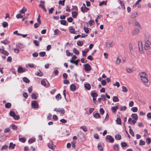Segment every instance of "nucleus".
I'll list each match as a JSON object with an SVG mask.
<instances>
[{
    "label": "nucleus",
    "mask_w": 151,
    "mask_h": 151,
    "mask_svg": "<svg viewBox=\"0 0 151 151\" xmlns=\"http://www.w3.org/2000/svg\"><path fill=\"white\" fill-rule=\"evenodd\" d=\"M114 45V42H111L106 44V46L108 47H110L113 46Z\"/></svg>",
    "instance_id": "14"
},
{
    "label": "nucleus",
    "mask_w": 151,
    "mask_h": 151,
    "mask_svg": "<svg viewBox=\"0 0 151 151\" xmlns=\"http://www.w3.org/2000/svg\"><path fill=\"white\" fill-rule=\"evenodd\" d=\"M151 142V139L150 138H148L146 139V142L147 144H150Z\"/></svg>",
    "instance_id": "60"
},
{
    "label": "nucleus",
    "mask_w": 151,
    "mask_h": 151,
    "mask_svg": "<svg viewBox=\"0 0 151 151\" xmlns=\"http://www.w3.org/2000/svg\"><path fill=\"white\" fill-rule=\"evenodd\" d=\"M128 122H130L131 124L133 123L134 124L137 122L135 120H132V119L131 118H129Z\"/></svg>",
    "instance_id": "22"
},
{
    "label": "nucleus",
    "mask_w": 151,
    "mask_h": 151,
    "mask_svg": "<svg viewBox=\"0 0 151 151\" xmlns=\"http://www.w3.org/2000/svg\"><path fill=\"white\" fill-rule=\"evenodd\" d=\"M139 32L140 30L139 29L135 28L132 31V33L133 35H136L139 33Z\"/></svg>",
    "instance_id": "12"
},
{
    "label": "nucleus",
    "mask_w": 151,
    "mask_h": 151,
    "mask_svg": "<svg viewBox=\"0 0 151 151\" xmlns=\"http://www.w3.org/2000/svg\"><path fill=\"white\" fill-rule=\"evenodd\" d=\"M35 45L37 46H38L39 45V44L38 42V41L36 40H34L33 41Z\"/></svg>",
    "instance_id": "63"
},
{
    "label": "nucleus",
    "mask_w": 151,
    "mask_h": 151,
    "mask_svg": "<svg viewBox=\"0 0 151 151\" xmlns=\"http://www.w3.org/2000/svg\"><path fill=\"white\" fill-rule=\"evenodd\" d=\"M129 133L133 137H134V132L131 129V128H130L129 129Z\"/></svg>",
    "instance_id": "61"
},
{
    "label": "nucleus",
    "mask_w": 151,
    "mask_h": 151,
    "mask_svg": "<svg viewBox=\"0 0 151 151\" xmlns=\"http://www.w3.org/2000/svg\"><path fill=\"white\" fill-rule=\"evenodd\" d=\"M91 95L93 98H95L97 96V94L96 93L91 92Z\"/></svg>",
    "instance_id": "39"
},
{
    "label": "nucleus",
    "mask_w": 151,
    "mask_h": 151,
    "mask_svg": "<svg viewBox=\"0 0 151 151\" xmlns=\"http://www.w3.org/2000/svg\"><path fill=\"white\" fill-rule=\"evenodd\" d=\"M98 148L99 150L100 151H103V149L100 144H98Z\"/></svg>",
    "instance_id": "44"
},
{
    "label": "nucleus",
    "mask_w": 151,
    "mask_h": 151,
    "mask_svg": "<svg viewBox=\"0 0 151 151\" xmlns=\"http://www.w3.org/2000/svg\"><path fill=\"white\" fill-rule=\"evenodd\" d=\"M40 4H39V6L42 9L44 10L45 12H47V10L45 7L44 4L45 3V2L44 1H40Z\"/></svg>",
    "instance_id": "4"
},
{
    "label": "nucleus",
    "mask_w": 151,
    "mask_h": 151,
    "mask_svg": "<svg viewBox=\"0 0 151 151\" xmlns=\"http://www.w3.org/2000/svg\"><path fill=\"white\" fill-rule=\"evenodd\" d=\"M127 109V107L126 106H121L119 109L120 111H125Z\"/></svg>",
    "instance_id": "25"
},
{
    "label": "nucleus",
    "mask_w": 151,
    "mask_h": 151,
    "mask_svg": "<svg viewBox=\"0 0 151 151\" xmlns=\"http://www.w3.org/2000/svg\"><path fill=\"white\" fill-rule=\"evenodd\" d=\"M138 45L139 47V52L141 53H143L142 42L141 41H139L138 42Z\"/></svg>",
    "instance_id": "3"
},
{
    "label": "nucleus",
    "mask_w": 151,
    "mask_h": 151,
    "mask_svg": "<svg viewBox=\"0 0 151 151\" xmlns=\"http://www.w3.org/2000/svg\"><path fill=\"white\" fill-rule=\"evenodd\" d=\"M83 44V43L82 41H78L77 42V45L79 46H82Z\"/></svg>",
    "instance_id": "51"
},
{
    "label": "nucleus",
    "mask_w": 151,
    "mask_h": 151,
    "mask_svg": "<svg viewBox=\"0 0 151 151\" xmlns=\"http://www.w3.org/2000/svg\"><path fill=\"white\" fill-rule=\"evenodd\" d=\"M118 30L120 32H122L123 30V27L121 25L119 26L118 28Z\"/></svg>",
    "instance_id": "41"
},
{
    "label": "nucleus",
    "mask_w": 151,
    "mask_h": 151,
    "mask_svg": "<svg viewBox=\"0 0 151 151\" xmlns=\"http://www.w3.org/2000/svg\"><path fill=\"white\" fill-rule=\"evenodd\" d=\"M2 24L3 27L4 28H5L8 26V24L7 23L5 22H4L2 23Z\"/></svg>",
    "instance_id": "46"
},
{
    "label": "nucleus",
    "mask_w": 151,
    "mask_h": 151,
    "mask_svg": "<svg viewBox=\"0 0 151 151\" xmlns=\"http://www.w3.org/2000/svg\"><path fill=\"white\" fill-rule=\"evenodd\" d=\"M47 145L50 148L52 149H54L55 147V146L53 145V142L51 141H50V142L48 143Z\"/></svg>",
    "instance_id": "10"
},
{
    "label": "nucleus",
    "mask_w": 151,
    "mask_h": 151,
    "mask_svg": "<svg viewBox=\"0 0 151 151\" xmlns=\"http://www.w3.org/2000/svg\"><path fill=\"white\" fill-rule=\"evenodd\" d=\"M119 101L118 97L116 96H114L113 97V101L114 102H117Z\"/></svg>",
    "instance_id": "26"
},
{
    "label": "nucleus",
    "mask_w": 151,
    "mask_h": 151,
    "mask_svg": "<svg viewBox=\"0 0 151 151\" xmlns=\"http://www.w3.org/2000/svg\"><path fill=\"white\" fill-rule=\"evenodd\" d=\"M65 0H63V1H59V4L62 5V6L64 5L65 1Z\"/></svg>",
    "instance_id": "52"
},
{
    "label": "nucleus",
    "mask_w": 151,
    "mask_h": 151,
    "mask_svg": "<svg viewBox=\"0 0 151 151\" xmlns=\"http://www.w3.org/2000/svg\"><path fill=\"white\" fill-rule=\"evenodd\" d=\"M127 145V144L126 142H123L121 143V145L122 147H125Z\"/></svg>",
    "instance_id": "62"
},
{
    "label": "nucleus",
    "mask_w": 151,
    "mask_h": 151,
    "mask_svg": "<svg viewBox=\"0 0 151 151\" xmlns=\"http://www.w3.org/2000/svg\"><path fill=\"white\" fill-rule=\"evenodd\" d=\"M150 45L151 42L149 40L146 41L144 46V49L146 50H149L151 48L150 47Z\"/></svg>",
    "instance_id": "1"
},
{
    "label": "nucleus",
    "mask_w": 151,
    "mask_h": 151,
    "mask_svg": "<svg viewBox=\"0 0 151 151\" xmlns=\"http://www.w3.org/2000/svg\"><path fill=\"white\" fill-rule=\"evenodd\" d=\"M54 70L53 71V73H54L55 75H57L58 73V71L57 69V68H54Z\"/></svg>",
    "instance_id": "59"
},
{
    "label": "nucleus",
    "mask_w": 151,
    "mask_h": 151,
    "mask_svg": "<svg viewBox=\"0 0 151 151\" xmlns=\"http://www.w3.org/2000/svg\"><path fill=\"white\" fill-rule=\"evenodd\" d=\"M121 62V59L119 57H117L116 58V63L117 64H119Z\"/></svg>",
    "instance_id": "43"
},
{
    "label": "nucleus",
    "mask_w": 151,
    "mask_h": 151,
    "mask_svg": "<svg viewBox=\"0 0 151 151\" xmlns=\"http://www.w3.org/2000/svg\"><path fill=\"white\" fill-rule=\"evenodd\" d=\"M27 10V9L25 7H23V8L20 10L19 12L22 13V14H24L25 12H26Z\"/></svg>",
    "instance_id": "29"
},
{
    "label": "nucleus",
    "mask_w": 151,
    "mask_h": 151,
    "mask_svg": "<svg viewBox=\"0 0 151 151\" xmlns=\"http://www.w3.org/2000/svg\"><path fill=\"white\" fill-rule=\"evenodd\" d=\"M126 70L127 72L129 73H132L133 72L132 70L130 68H127L126 69Z\"/></svg>",
    "instance_id": "64"
},
{
    "label": "nucleus",
    "mask_w": 151,
    "mask_h": 151,
    "mask_svg": "<svg viewBox=\"0 0 151 151\" xmlns=\"http://www.w3.org/2000/svg\"><path fill=\"white\" fill-rule=\"evenodd\" d=\"M54 35H57L60 33V31L58 29H56L54 30Z\"/></svg>",
    "instance_id": "47"
},
{
    "label": "nucleus",
    "mask_w": 151,
    "mask_h": 151,
    "mask_svg": "<svg viewBox=\"0 0 151 151\" xmlns=\"http://www.w3.org/2000/svg\"><path fill=\"white\" fill-rule=\"evenodd\" d=\"M1 42L2 43L6 45L7 44L9 43V41H8L7 40H6L3 41H1Z\"/></svg>",
    "instance_id": "49"
},
{
    "label": "nucleus",
    "mask_w": 151,
    "mask_h": 151,
    "mask_svg": "<svg viewBox=\"0 0 151 151\" xmlns=\"http://www.w3.org/2000/svg\"><path fill=\"white\" fill-rule=\"evenodd\" d=\"M118 106H115L112 107L111 108V110L113 112L115 113L117 109H118Z\"/></svg>",
    "instance_id": "19"
},
{
    "label": "nucleus",
    "mask_w": 151,
    "mask_h": 151,
    "mask_svg": "<svg viewBox=\"0 0 151 151\" xmlns=\"http://www.w3.org/2000/svg\"><path fill=\"white\" fill-rule=\"evenodd\" d=\"M131 116L135 120H137L138 117L137 115V114H133Z\"/></svg>",
    "instance_id": "23"
},
{
    "label": "nucleus",
    "mask_w": 151,
    "mask_h": 151,
    "mask_svg": "<svg viewBox=\"0 0 151 151\" xmlns=\"http://www.w3.org/2000/svg\"><path fill=\"white\" fill-rule=\"evenodd\" d=\"M35 140V138H33L32 139H30L28 141V142L29 144L32 143L33 142H34Z\"/></svg>",
    "instance_id": "56"
},
{
    "label": "nucleus",
    "mask_w": 151,
    "mask_h": 151,
    "mask_svg": "<svg viewBox=\"0 0 151 151\" xmlns=\"http://www.w3.org/2000/svg\"><path fill=\"white\" fill-rule=\"evenodd\" d=\"M32 106L34 108H37L38 107V103L36 101H34L32 102Z\"/></svg>",
    "instance_id": "9"
},
{
    "label": "nucleus",
    "mask_w": 151,
    "mask_h": 151,
    "mask_svg": "<svg viewBox=\"0 0 151 151\" xmlns=\"http://www.w3.org/2000/svg\"><path fill=\"white\" fill-rule=\"evenodd\" d=\"M122 88V91L123 92H127L128 91V90L126 87L124 86H123Z\"/></svg>",
    "instance_id": "45"
},
{
    "label": "nucleus",
    "mask_w": 151,
    "mask_h": 151,
    "mask_svg": "<svg viewBox=\"0 0 151 151\" xmlns=\"http://www.w3.org/2000/svg\"><path fill=\"white\" fill-rule=\"evenodd\" d=\"M115 138L116 140H120L121 138V136L120 134H117L116 135Z\"/></svg>",
    "instance_id": "28"
},
{
    "label": "nucleus",
    "mask_w": 151,
    "mask_h": 151,
    "mask_svg": "<svg viewBox=\"0 0 151 151\" xmlns=\"http://www.w3.org/2000/svg\"><path fill=\"white\" fill-rule=\"evenodd\" d=\"M70 87L71 90L72 91H75L76 88V86L73 84H71L70 86Z\"/></svg>",
    "instance_id": "20"
},
{
    "label": "nucleus",
    "mask_w": 151,
    "mask_h": 151,
    "mask_svg": "<svg viewBox=\"0 0 151 151\" xmlns=\"http://www.w3.org/2000/svg\"><path fill=\"white\" fill-rule=\"evenodd\" d=\"M11 106V104L10 103H7L5 105V107L6 108H10Z\"/></svg>",
    "instance_id": "38"
},
{
    "label": "nucleus",
    "mask_w": 151,
    "mask_h": 151,
    "mask_svg": "<svg viewBox=\"0 0 151 151\" xmlns=\"http://www.w3.org/2000/svg\"><path fill=\"white\" fill-rule=\"evenodd\" d=\"M107 1H103L101 2L99 4V6H102L104 4H105V5H106Z\"/></svg>",
    "instance_id": "33"
},
{
    "label": "nucleus",
    "mask_w": 151,
    "mask_h": 151,
    "mask_svg": "<svg viewBox=\"0 0 151 151\" xmlns=\"http://www.w3.org/2000/svg\"><path fill=\"white\" fill-rule=\"evenodd\" d=\"M55 97L56 99L58 100H59V99H60L61 98V95L60 93H58L57 95Z\"/></svg>",
    "instance_id": "42"
},
{
    "label": "nucleus",
    "mask_w": 151,
    "mask_h": 151,
    "mask_svg": "<svg viewBox=\"0 0 151 151\" xmlns=\"http://www.w3.org/2000/svg\"><path fill=\"white\" fill-rule=\"evenodd\" d=\"M120 4L122 8H123L124 9H125V7L124 6V4L123 3V2L122 1H120Z\"/></svg>",
    "instance_id": "53"
},
{
    "label": "nucleus",
    "mask_w": 151,
    "mask_h": 151,
    "mask_svg": "<svg viewBox=\"0 0 151 151\" xmlns=\"http://www.w3.org/2000/svg\"><path fill=\"white\" fill-rule=\"evenodd\" d=\"M16 17L17 18L19 19V18H22L23 16L21 15V14L19 13L16 15Z\"/></svg>",
    "instance_id": "55"
},
{
    "label": "nucleus",
    "mask_w": 151,
    "mask_h": 151,
    "mask_svg": "<svg viewBox=\"0 0 151 151\" xmlns=\"http://www.w3.org/2000/svg\"><path fill=\"white\" fill-rule=\"evenodd\" d=\"M89 51V49L88 48L84 50L82 52V55L83 56H86V54Z\"/></svg>",
    "instance_id": "15"
},
{
    "label": "nucleus",
    "mask_w": 151,
    "mask_h": 151,
    "mask_svg": "<svg viewBox=\"0 0 151 151\" xmlns=\"http://www.w3.org/2000/svg\"><path fill=\"white\" fill-rule=\"evenodd\" d=\"M15 146V144H14L13 142H12L10 143L9 147V149L12 148V149H13L14 148Z\"/></svg>",
    "instance_id": "18"
},
{
    "label": "nucleus",
    "mask_w": 151,
    "mask_h": 151,
    "mask_svg": "<svg viewBox=\"0 0 151 151\" xmlns=\"http://www.w3.org/2000/svg\"><path fill=\"white\" fill-rule=\"evenodd\" d=\"M73 52L76 55H78L79 54V52L76 48H74L73 50Z\"/></svg>",
    "instance_id": "36"
},
{
    "label": "nucleus",
    "mask_w": 151,
    "mask_h": 151,
    "mask_svg": "<svg viewBox=\"0 0 151 151\" xmlns=\"http://www.w3.org/2000/svg\"><path fill=\"white\" fill-rule=\"evenodd\" d=\"M141 80L142 81V82L145 83H147L148 81L147 77H145V78H142L141 79Z\"/></svg>",
    "instance_id": "27"
},
{
    "label": "nucleus",
    "mask_w": 151,
    "mask_h": 151,
    "mask_svg": "<svg viewBox=\"0 0 151 151\" xmlns=\"http://www.w3.org/2000/svg\"><path fill=\"white\" fill-rule=\"evenodd\" d=\"M77 13L75 12H72V17L73 18H76L77 17Z\"/></svg>",
    "instance_id": "48"
},
{
    "label": "nucleus",
    "mask_w": 151,
    "mask_h": 151,
    "mask_svg": "<svg viewBox=\"0 0 151 151\" xmlns=\"http://www.w3.org/2000/svg\"><path fill=\"white\" fill-rule=\"evenodd\" d=\"M81 129L84 132H86L87 130V129L86 127L85 126H83L81 127Z\"/></svg>",
    "instance_id": "32"
},
{
    "label": "nucleus",
    "mask_w": 151,
    "mask_h": 151,
    "mask_svg": "<svg viewBox=\"0 0 151 151\" xmlns=\"http://www.w3.org/2000/svg\"><path fill=\"white\" fill-rule=\"evenodd\" d=\"M10 115L13 117V118L15 120H18L19 119V116L15 114L14 111H10L9 113Z\"/></svg>",
    "instance_id": "2"
},
{
    "label": "nucleus",
    "mask_w": 151,
    "mask_h": 151,
    "mask_svg": "<svg viewBox=\"0 0 151 151\" xmlns=\"http://www.w3.org/2000/svg\"><path fill=\"white\" fill-rule=\"evenodd\" d=\"M45 54V52H40L39 55L41 57H43Z\"/></svg>",
    "instance_id": "54"
},
{
    "label": "nucleus",
    "mask_w": 151,
    "mask_h": 151,
    "mask_svg": "<svg viewBox=\"0 0 151 151\" xmlns=\"http://www.w3.org/2000/svg\"><path fill=\"white\" fill-rule=\"evenodd\" d=\"M145 142L144 141H143L141 139L140 140L139 144L140 145H144L145 144Z\"/></svg>",
    "instance_id": "58"
},
{
    "label": "nucleus",
    "mask_w": 151,
    "mask_h": 151,
    "mask_svg": "<svg viewBox=\"0 0 151 151\" xmlns=\"http://www.w3.org/2000/svg\"><path fill=\"white\" fill-rule=\"evenodd\" d=\"M70 32L72 34H76V32H75V30L73 28H71L70 29Z\"/></svg>",
    "instance_id": "50"
},
{
    "label": "nucleus",
    "mask_w": 151,
    "mask_h": 151,
    "mask_svg": "<svg viewBox=\"0 0 151 151\" xmlns=\"http://www.w3.org/2000/svg\"><path fill=\"white\" fill-rule=\"evenodd\" d=\"M84 87L86 89L89 90L91 88V85L89 83H86L84 85Z\"/></svg>",
    "instance_id": "16"
},
{
    "label": "nucleus",
    "mask_w": 151,
    "mask_h": 151,
    "mask_svg": "<svg viewBox=\"0 0 151 151\" xmlns=\"http://www.w3.org/2000/svg\"><path fill=\"white\" fill-rule=\"evenodd\" d=\"M113 148L116 151H117L119 150V146L118 144H115L113 146Z\"/></svg>",
    "instance_id": "17"
},
{
    "label": "nucleus",
    "mask_w": 151,
    "mask_h": 151,
    "mask_svg": "<svg viewBox=\"0 0 151 151\" xmlns=\"http://www.w3.org/2000/svg\"><path fill=\"white\" fill-rule=\"evenodd\" d=\"M83 29L84 30L85 32L86 33H88L89 32V29L88 28V27H83Z\"/></svg>",
    "instance_id": "57"
},
{
    "label": "nucleus",
    "mask_w": 151,
    "mask_h": 151,
    "mask_svg": "<svg viewBox=\"0 0 151 151\" xmlns=\"http://www.w3.org/2000/svg\"><path fill=\"white\" fill-rule=\"evenodd\" d=\"M116 123L118 124H121V119L120 117H117L116 120Z\"/></svg>",
    "instance_id": "31"
},
{
    "label": "nucleus",
    "mask_w": 151,
    "mask_h": 151,
    "mask_svg": "<svg viewBox=\"0 0 151 151\" xmlns=\"http://www.w3.org/2000/svg\"><path fill=\"white\" fill-rule=\"evenodd\" d=\"M8 147V146L7 145H5L2 146L1 150H2V151L5 150H6L7 149Z\"/></svg>",
    "instance_id": "30"
},
{
    "label": "nucleus",
    "mask_w": 151,
    "mask_h": 151,
    "mask_svg": "<svg viewBox=\"0 0 151 151\" xmlns=\"http://www.w3.org/2000/svg\"><path fill=\"white\" fill-rule=\"evenodd\" d=\"M139 75L140 76L141 79L142 78H145V77H147V74L145 72H144L140 73L139 74Z\"/></svg>",
    "instance_id": "11"
},
{
    "label": "nucleus",
    "mask_w": 151,
    "mask_h": 151,
    "mask_svg": "<svg viewBox=\"0 0 151 151\" xmlns=\"http://www.w3.org/2000/svg\"><path fill=\"white\" fill-rule=\"evenodd\" d=\"M26 71V69L25 68H23L21 66H19L18 69L17 71L19 73H22Z\"/></svg>",
    "instance_id": "8"
},
{
    "label": "nucleus",
    "mask_w": 151,
    "mask_h": 151,
    "mask_svg": "<svg viewBox=\"0 0 151 151\" xmlns=\"http://www.w3.org/2000/svg\"><path fill=\"white\" fill-rule=\"evenodd\" d=\"M91 66L89 64H86L84 65V69L86 71H89L91 70Z\"/></svg>",
    "instance_id": "7"
},
{
    "label": "nucleus",
    "mask_w": 151,
    "mask_h": 151,
    "mask_svg": "<svg viewBox=\"0 0 151 151\" xmlns=\"http://www.w3.org/2000/svg\"><path fill=\"white\" fill-rule=\"evenodd\" d=\"M54 111H55L56 112H60L62 114H64L65 112L64 109L62 108H55Z\"/></svg>",
    "instance_id": "5"
},
{
    "label": "nucleus",
    "mask_w": 151,
    "mask_h": 151,
    "mask_svg": "<svg viewBox=\"0 0 151 151\" xmlns=\"http://www.w3.org/2000/svg\"><path fill=\"white\" fill-rule=\"evenodd\" d=\"M135 26H136L138 27L140 29L142 28V27H141V26L140 25V24L138 22H135Z\"/></svg>",
    "instance_id": "40"
},
{
    "label": "nucleus",
    "mask_w": 151,
    "mask_h": 151,
    "mask_svg": "<svg viewBox=\"0 0 151 151\" xmlns=\"http://www.w3.org/2000/svg\"><path fill=\"white\" fill-rule=\"evenodd\" d=\"M138 13L135 12L131 16V18H135L137 16V15Z\"/></svg>",
    "instance_id": "35"
},
{
    "label": "nucleus",
    "mask_w": 151,
    "mask_h": 151,
    "mask_svg": "<svg viewBox=\"0 0 151 151\" xmlns=\"http://www.w3.org/2000/svg\"><path fill=\"white\" fill-rule=\"evenodd\" d=\"M129 49L130 52L132 55L133 54L134 52L133 49V46L132 44L131 43H130L129 45Z\"/></svg>",
    "instance_id": "13"
},
{
    "label": "nucleus",
    "mask_w": 151,
    "mask_h": 151,
    "mask_svg": "<svg viewBox=\"0 0 151 151\" xmlns=\"http://www.w3.org/2000/svg\"><path fill=\"white\" fill-rule=\"evenodd\" d=\"M94 116L95 118L97 119L100 117V115L99 113H96L94 114Z\"/></svg>",
    "instance_id": "37"
},
{
    "label": "nucleus",
    "mask_w": 151,
    "mask_h": 151,
    "mask_svg": "<svg viewBox=\"0 0 151 151\" xmlns=\"http://www.w3.org/2000/svg\"><path fill=\"white\" fill-rule=\"evenodd\" d=\"M131 110L133 112H137L138 111V108L137 107H133L131 109Z\"/></svg>",
    "instance_id": "34"
},
{
    "label": "nucleus",
    "mask_w": 151,
    "mask_h": 151,
    "mask_svg": "<svg viewBox=\"0 0 151 151\" xmlns=\"http://www.w3.org/2000/svg\"><path fill=\"white\" fill-rule=\"evenodd\" d=\"M36 75L38 76L41 77L42 76V73L40 70H39L37 72Z\"/></svg>",
    "instance_id": "24"
},
{
    "label": "nucleus",
    "mask_w": 151,
    "mask_h": 151,
    "mask_svg": "<svg viewBox=\"0 0 151 151\" xmlns=\"http://www.w3.org/2000/svg\"><path fill=\"white\" fill-rule=\"evenodd\" d=\"M23 80L24 82L27 83H29L30 81L26 77H23Z\"/></svg>",
    "instance_id": "21"
},
{
    "label": "nucleus",
    "mask_w": 151,
    "mask_h": 151,
    "mask_svg": "<svg viewBox=\"0 0 151 151\" xmlns=\"http://www.w3.org/2000/svg\"><path fill=\"white\" fill-rule=\"evenodd\" d=\"M108 140H109L111 143H112L114 141V138L110 135H107L106 137V140L107 141Z\"/></svg>",
    "instance_id": "6"
}]
</instances>
